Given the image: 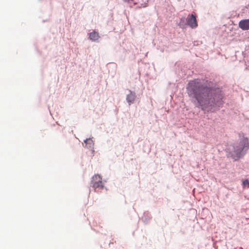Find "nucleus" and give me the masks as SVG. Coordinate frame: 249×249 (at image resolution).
Segmentation results:
<instances>
[{
    "label": "nucleus",
    "instance_id": "1",
    "mask_svg": "<svg viewBox=\"0 0 249 249\" xmlns=\"http://www.w3.org/2000/svg\"><path fill=\"white\" fill-rule=\"evenodd\" d=\"M186 89L189 95L196 99V106L201 107L203 110L221 104L222 96L219 89L208 87L200 80L190 81Z\"/></svg>",
    "mask_w": 249,
    "mask_h": 249
},
{
    "label": "nucleus",
    "instance_id": "2",
    "mask_svg": "<svg viewBox=\"0 0 249 249\" xmlns=\"http://www.w3.org/2000/svg\"><path fill=\"white\" fill-rule=\"evenodd\" d=\"M233 150L231 151V156L235 160L242 157L249 148V142L247 138H243L239 143L233 145Z\"/></svg>",
    "mask_w": 249,
    "mask_h": 249
},
{
    "label": "nucleus",
    "instance_id": "3",
    "mask_svg": "<svg viewBox=\"0 0 249 249\" xmlns=\"http://www.w3.org/2000/svg\"><path fill=\"white\" fill-rule=\"evenodd\" d=\"M91 183L94 191L97 193L101 192L105 188L102 182V178L99 175H95L92 177Z\"/></svg>",
    "mask_w": 249,
    "mask_h": 249
},
{
    "label": "nucleus",
    "instance_id": "4",
    "mask_svg": "<svg viewBox=\"0 0 249 249\" xmlns=\"http://www.w3.org/2000/svg\"><path fill=\"white\" fill-rule=\"evenodd\" d=\"M187 24L192 28H196L197 26L196 17L194 14L189 15L187 17Z\"/></svg>",
    "mask_w": 249,
    "mask_h": 249
},
{
    "label": "nucleus",
    "instance_id": "5",
    "mask_svg": "<svg viewBox=\"0 0 249 249\" xmlns=\"http://www.w3.org/2000/svg\"><path fill=\"white\" fill-rule=\"evenodd\" d=\"M239 27L244 30H247L249 29V19H245L240 21L239 23Z\"/></svg>",
    "mask_w": 249,
    "mask_h": 249
},
{
    "label": "nucleus",
    "instance_id": "6",
    "mask_svg": "<svg viewBox=\"0 0 249 249\" xmlns=\"http://www.w3.org/2000/svg\"><path fill=\"white\" fill-rule=\"evenodd\" d=\"M125 1L129 2L130 1H134L135 4L139 3L142 7H145L147 6L148 0H124Z\"/></svg>",
    "mask_w": 249,
    "mask_h": 249
},
{
    "label": "nucleus",
    "instance_id": "7",
    "mask_svg": "<svg viewBox=\"0 0 249 249\" xmlns=\"http://www.w3.org/2000/svg\"><path fill=\"white\" fill-rule=\"evenodd\" d=\"M100 37L99 33L95 31L90 33L89 34V38L92 41H97Z\"/></svg>",
    "mask_w": 249,
    "mask_h": 249
},
{
    "label": "nucleus",
    "instance_id": "8",
    "mask_svg": "<svg viewBox=\"0 0 249 249\" xmlns=\"http://www.w3.org/2000/svg\"><path fill=\"white\" fill-rule=\"evenodd\" d=\"M136 99V95L135 93L130 91V93L127 95L126 100L129 105H130L133 103Z\"/></svg>",
    "mask_w": 249,
    "mask_h": 249
},
{
    "label": "nucleus",
    "instance_id": "9",
    "mask_svg": "<svg viewBox=\"0 0 249 249\" xmlns=\"http://www.w3.org/2000/svg\"><path fill=\"white\" fill-rule=\"evenodd\" d=\"M243 185L244 187L248 186L249 187V181L248 179H245L243 181Z\"/></svg>",
    "mask_w": 249,
    "mask_h": 249
},
{
    "label": "nucleus",
    "instance_id": "10",
    "mask_svg": "<svg viewBox=\"0 0 249 249\" xmlns=\"http://www.w3.org/2000/svg\"><path fill=\"white\" fill-rule=\"evenodd\" d=\"M90 141V139H86V140L85 141V142L87 143L89 141Z\"/></svg>",
    "mask_w": 249,
    "mask_h": 249
}]
</instances>
